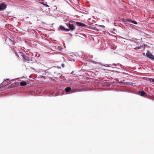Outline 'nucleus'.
Instances as JSON below:
<instances>
[{
  "label": "nucleus",
  "mask_w": 154,
  "mask_h": 154,
  "mask_svg": "<svg viewBox=\"0 0 154 154\" xmlns=\"http://www.w3.org/2000/svg\"><path fill=\"white\" fill-rule=\"evenodd\" d=\"M61 66H62V67H63V68L64 67V64H61Z\"/></svg>",
  "instance_id": "obj_16"
},
{
  "label": "nucleus",
  "mask_w": 154,
  "mask_h": 154,
  "mask_svg": "<svg viewBox=\"0 0 154 154\" xmlns=\"http://www.w3.org/2000/svg\"><path fill=\"white\" fill-rule=\"evenodd\" d=\"M17 55L19 57H23L24 54L23 53L20 52L18 53Z\"/></svg>",
  "instance_id": "obj_10"
},
{
  "label": "nucleus",
  "mask_w": 154,
  "mask_h": 154,
  "mask_svg": "<svg viewBox=\"0 0 154 154\" xmlns=\"http://www.w3.org/2000/svg\"><path fill=\"white\" fill-rule=\"evenodd\" d=\"M44 5L46 7H48L49 6L48 5L46 4H45Z\"/></svg>",
  "instance_id": "obj_15"
},
{
  "label": "nucleus",
  "mask_w": 154,
  "mask_h": 154,
  "mask_svg": "<svg viewBox=\"0 0 154 154\" xmlns=\"http://www.w3.org/2000/svg\"><path fill=\"white\" fill-rule=\"evenodd\" d=\"M7 8L6 5L4 3H2L0 4V11L4 10Z\"/></svg>",
  "instance_id": "obj_3"
},
{
  "label": "nucleus",
  "mask_w": 154,
  "mask_h": 154,
  "mask_svg": "<svg viewBox=\"0 0 154 154\" xmlns=\"http://www.w3.org/2000/svg\"><path fill=\"white\" fill-rule=\"evenodd\" d=\"M150 81L151 82H152L154 83V79H150Z\"/></svg>",
  "instance_id": "obj_13"
},
{
  "label": "nucleus",
  "mask_w": 154,
  "mask_h": 154,
  "mask_svg": "<svg viewBox=\"0 0 154 154\" xmlns=\"http://www.w3.org/2000/svg\"><path fill=\"white\" fill-rule=\"evenodd\" d=\"M23 58L26 60L28 61H29L31 59L28 56H26L25 54L24 55V56H23Z\"/></svg>",
  "instance_id": "obj_8"
},
{
  "label": "nucleus",
  "mask_w": 154,
  "mask_h": 154,
  "mask_svg": "<svg viewBox=\"0 0 154 154\" xmlns=\"http://www.w3.org/2000/svg\"><path fill=\"white\" fill-rule=\"evenodd\" d=\"M146 56L152 60L154 59V56L151 54L150 51L148 50L146 54Z\"/></svg>",
  "instance_id": "obj_2"
},
{
  "label": "nucleus",
  "mask_w": 154,
  "mask_h": 154,
  "mask_svg": "<svg viewBox=\"0 0 154 154\" xmlns=\"http://www.w3.org/2000/svg\"><path fill=\"white\" fill-rule=\"evenodd\" d=\"M143 55H144L145 54V53H143Z\"/></svg>",
  "instance_id": "obj_18"
},
{
  "label": "nucleus",
  "mask_w": 154,
  "mask_h": 154,
  "mask_svg": "<svg viewBox=\"0 0 154 154\" xmlns=\"http://www.w3.org/2000/svg\"><path fill=\"white\" fill-rule=\"evenodd\" d=\"M67 26H68L69 28L70 29V30L72 31L74 29V25L73 24H71L70 23H67Z\"/></svg>",
  "instance_id": "obj_4"
},
{
  "label": "nucleus",
  "mask_w": 154,
  "mask_h": 154,
  "mask_svg": "<svg viewBox=\"0 0 154 154\" xmlns=\"http://www.w3.org/2000/svg\"><path fill=\"white\" fill-rule=\"evenodd\" d=\"M71 90V88L70 87H68L66 88L65 89V91L66 92H68L69 91Z\"/></svg>",
  "instance_id": "obj_11"
},
{
  "label": "nucleus",
  "mask_w": 154,
  "mask_h": 154,
  "mask_svg": "<svg viewBox=\"0 0 154 154\" xmlns=\"http://www.w3.org/2000/svg\"><path fill=\"white\" fill-rule=\"evenodd\" d=\"M142 48V46H140L139 47H137L135 48H134V49L135 50H137L141 49Z\"/></svg>",
  "instance_id": "obj_12"
},
{
  "label": "nucleus",
  "mask_w": 154,
  "mask_h": 154,
  "mask_svg": "<svg viewBox=\"0 0 154 154\" xmlns=\"http://www.w3.org/2000/svg\"><path fill=\"white\" fill-rule=\"evenodd\" d=\"M59 27L60 29L61 30H66L67 31H68L70 30V29H66L63 26L61 25H60Z\"/></svg>",
  "instance_id": "obj_7"
},
{
  "label": "nucleus",
  "mask_w": 154,
  "mask_h": 154,
  "mask_svg": "<svg viewBox=\"0 0 154 154\" xmlns=\"http://www.w3.org/2000/svg\"><path fill=\"white\" fill-rule=\"evenodd\" d=\"M50 72L54 76H56L57 75L60 74L58 71V69L56 67L51 68L50 69Z\"/></svg>",
  "instance_id": "obj_1"
},
{
  "label": "nucleus",
  "mask_w": 154,
  "mask_h": 154,
  "mask_svg": "<svg viewBox=\"0 0 154 154\" xmlns=\"http://www.w3.org/2000/svg\"><path fill=\"white\" fill-rule=\"evenodd\" d=\"M7 80H9V79H7Z\"/></svg>",
  "instance_id": "obj_19"
},
{
  "label": "nucleus",
  "mask_w": 154,
  "mask_h": 154,
  "mask_svg": "<svg viewBox=\"0 0 154 154\" xmlns=\"http://www.w3.org/2000/svg\"><path fill=\"white\" fill-rule=\"evenodd\" d=\"M139 94L142 96L147 95L146 93L143 91H139Z\"/></svg>",
  "instance_id": "obj_5"
},
{
  "label": "nucleus",
  "mask_w": 154,
  "mask_h": 154,
  "mask_svg": "<svg viewBox=\"0 0 154 154\" xmlns=\"http://www.w3.org/2000/svg\"><path fill=\"white\" fill-rule=\"evenodd\" d=\"M8 84H6V85H8Z\"/></svg>",
  "instance_id": "obj_21"
},
{
  "label": "nucleus",
  "mask_w": 154,
  "mask_h": 154,
  "mask_svg": "<svg viewBox=\"0 0 154 154\" xmlns=\"http://www.w3.org/2000/svg\"><path fill=\"white\" fill-rule=\"evenodd\" d=\"M41 3H42V4H43V5H44V4H45L44 3H43V2Z\"/></svg>",
  "instance_id": "obj_17"
},
{
  "label": "nucleus",
  "mask_w": 154,
  "mask_h": 154,
  "mask_svg": "<svg viewBox=\"0 0 154 154\" xmlns=\"http://www.w3.org/2000/svg\"><path fill=\"white\" fill-rule=\"evenodd\" d=\"M5 82H4V83H5Z\"/></svg>",
  "instance_id": "obj_20"
},
{
  "label": "nucleus",
  "mask_w": 154,
  "mask_h": 154,
  "mask_svg": "<svg viewBox=\"0 0 154 154\" xmlns=\"http://www.w3.org/2000/svg\"><path fill=\"white\" fill-rule=\"evenodd\" d=\"M20 84L21 86H24L26 85L27 83L25 81H22L20 82Z\"/></svg>",
  "instance_id": "obj_9"
},
{
  "label": "nucleus",
  "mask_w": 154,
  "mask_h": 154,
  "mask_svg": "<svg viewBox=\"0 0 154 154\" xmlns=\"http://www.w3.org/2000/svg\"><path fill=\"white\" fill-rule=\"evenodd\" d=\"M131 22L135 24H137V22L135 21H132Z\"/></svg>",
  "instance_id": "obj_14"
},
{
  "label": "nucleus",
  "mask_w": 154,
  "mask_h": 154,
  "mask_svg": "<svg viewBox=\"0 0 154 154\" xmlns=\"http://www.w3.org/2000/svg\"><path fill=\"white\" fill-rule=\"evenodd\" d=\"M76 23L78 26H80L84 27L86 26V25L84 23L81 22H77Z\"/></svg>",
  "instance_id": "obj_6"
}]
</instances>
